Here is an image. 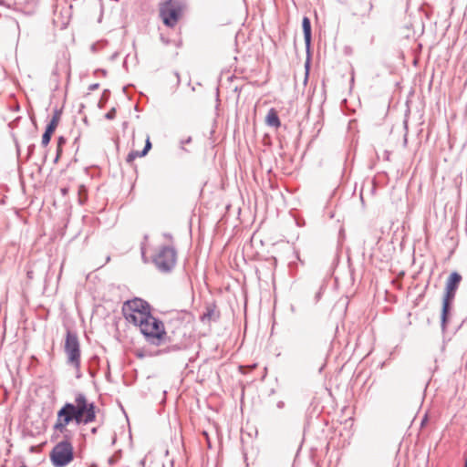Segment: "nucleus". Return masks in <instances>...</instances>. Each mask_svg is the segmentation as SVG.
<instances>
[{
    "instance_id": "nucleus-5",
    "label": "nucleus",
    "mask_w": 467,
    "mask_h": 467,
    "mask_svg": "<svg viewBox=\"0 0 467 467\" xmlns=\"http://www.w3.org/2000/svg\"><path fill=\"white\" fill-rule=\"evenodd\" d=\"M176 260V252L170 246L161 247L153 258L155 265L162 272H170L175 266Z\"/></svg>"
},
{
    "instance_id": "nucleus-2",
    "label": "nucleus",
    "mask_w": 467,
    "mask_h": 467,
    "mask_svg": "<svg viewBox=\"0 0 467 467\" xmlns=\"http://www.w3.org/2000/svg\"><path fill=\"white\" fill-rule=\"evenodd\" d=\"M122 313L129 323L138 327L146 316L150 314V311L147 302L140 298H134L123 304Z\"/></svg>"
},
{
    "instance_id": "nucleus-7",
    "label": "nucleus",
    "mask_w": 467,
    "mask_h": 467,
    "mask_svg": "<svg viewBox=\"0 0 467 467\" xmlns=\"http://www.w3.org/2000/svg\"><path fill=\"white\" fill-rule=\"evenodd\" d=\"M65 352L67 357V362L74 368H79L80 367V348L78 337L71 331L67 332L65 346Z\"/></svg>"
},
{
    "instance_id": "nucleus-17",
    "label": "nucleus",
    "mask_w": 467,
    "mask_h": 467,
    "mask_svg": "<svg viewBox=\"0 0 467 467\" xmlns=\"http://www.w3.org/2000/svg\"><path fill=\"white\" fill-rule=\"evenodd\" d=\"M372 7H373L372 4L369 3L368 4V13L371 11Z\"/></svg>"
},
{
    "instance_id": "nucleus-10",
    "label": "nucleus",
    "mask_w": 467,
    "mask_h": 467,
    "mask_svg": "<svg viewBox=\"0 0 467 467\" xmlns=\"http://www.w3.org/2000/svg\"><path fill=\"white\" fill-rule=\"evenodd\" d=\"M302 26L304 31V36L306 46L310 45L311 42V24L308 17L305 16L302 21Z\"/></svg>"
},
{
    "instance_id": "nucleus-15",
    "label": "nucleus",
    "mask_w": 467,
    "mask_h": 467,
    "mask_svg": "<svg viewBox=\"0 0 467 467\" xmlns=\"http://www.w3.org/2000/svg\"><path fill=\"white\" fill-rule=\"evenodd\" d=\"M61 153H62V147L57 146V158H56V161H57V159H58V158H60Z\"/></svg>"
},
{
    "instance_id": "nucleus-20",
    "label": "nucleus",
    "mask_w": 467,
    "mask_h": 467,
    "mask_svg": "<svg viewBox=\"0 0 467 467\" xmlns=\"http://www.w3.org/2000/svg\"><path fill=\"white\" fill-rule=\"evenodd\" d=\"M21 467H26V466L24 465V466H21Z\"/></svg>"
},
{
    "instance_id": "nucleus-11",
    "label": "nucleus",
    "mask_w": 467,
    "mask_h": 467,
    "mask_svg": "<svg viewBox=\"0 0 467 467\" xmlns=\"http://www.w3.org/2000/svg\"><path fill=\"white\" fill-rule=\"evenodd\" d=\"M60 118H61L60 111L56 110L52 116V119H51L49 124L47 126V129H48L52 131H55L59 124Z\"/></svg>"
},
{
    "instance_id": "nucleus-13",
    "label": "nucleus",
    "mask_w": 467,
    "mask_h": 467,
    "mask_svg": "<svg viewBox=\"0 0 467 467\" xmlns=\"http://www.w3.org/2000/svg\"><path fill=\"white\" fill-rule=\"evenodd\" d=\"M116 116V109L113 108L111 109L107 114H106V118L108 119H113Z\"/></svg>"
},
{
    "instance_id": "nucleus-3",
    "label": "nucleus",
    "mask_w": 467,
    "mask_h": 467,
    "mask_svg": "<svg viewBox=\"0 0 467 467\" xmlns=\"http://www.w3.org/2000/svg\"><path fill=\"white\" fill-rule=\"evenodd\" d=\"M138 327L146 337L154 342L161 341L166 336L163 323L151 316V314L146 316Z\"/></svg>"
},
{
    "instance_id": "nucleus-16",
    "label": "nucleus",
    "mask_w": 467,
    "mask_h": 467,
    "mask_svg": "<svg viewBox=\"0 0 467 467\" xmlns=\"http://www.w3.org/2000/svg\"><path fill=\"white\" fill-rule=\"evenodd\" d=\"M211 316H212V311H208V313H207V314H204V315L202 316V319L203 320L206 317H207L208 318H210V317H211Z\"/></svg>"
},
{
    "instance_id": "nucleus-9",
    "label": "nucleus",
    "mask_w": 467,
    "mask_h": 467,
    "mask_svg": "<svg viewBox=\"0 0 467 467\" xmlns=\"http://www.w3.org/2000/svg\"><path fill=\"white\" fill-rule=\"evenodd\" d=\"M265 123L270 127H274L278 129L281 126L280 119L277 115V111L275 109H271L268 110L265 116Z\"/></svg>"
},
{
    "instance_id": "nucleus-14",
    "label": "nucleus",
    "mask_w": 467,
    "mask_h": 467,
    "mask_svg": "<svg viewBox=\"0 0 467 467\" xmlns=\"http://www.w3.org/2000/svg\"><path fill=\"white\" fill-rule=\"evenodd\" d=\"M66 143V140L63 137H59L57 140V146L62 147Z\"/></svg>"
},
{
    "instance_id": "nucleus-4",
    "label": "nucleus",
    "mask_w": 467,
    "mask_h": 467,
    "mask_svg": "<svg viewBox=\"0 0 467 467\" xmlns=\"http://www.w3.org/2000/svg\"><path fill=\"white\" fill-rule=\"evenodd\" d=\"M182 9V4L177 0H168L162 3L160 6V16L163 24L173 27L178 23Z\"/></svg>"
},
{
    "instance_id": "nucleus-1",
    "label": "nucleus",
    "mask_w": 467,
    "mask_h": 467,
    "mask_svg": "<svg viewBox=\"0 0 467 467\" xmlns=\"http://www.w3.org/2000/svg\"><path fill=\"white\" fill-rule=\"evenodd\" d=\"M96 420V407L83 394H78L74 403L67 402L57 412L53 430L65 436L49 453L50 462L55 467H66L74 460V447L70 441L67 426L71 422L88 424Z\"/></svg>"
},
{
    "instance_id": "nucleus-12",
    "label": "nucleus",
    "mask_w": 467,
    "mask_h": 467,
    "mask_svg": "<svg viewBox=\"0 0 467 467\" xmlns=\"http://www.w3.org/2000/svg\"><path fill=\"white\" fill-rule=\"evenodd\" d=\"M54 132L55 131L46 129V131L44 132V134L42 136V141H41V143L44 147H47L49 144L51 137Z\"/></svg>"
},
{
    "instance_id": "nucleus-8",
    "label": "nucleus",
    "mask_w": 467,
    "mask_h": 467,
    "mask_svg": "<svg viewBox=\"0 0 467 467\" xmlns=\"http://www.w3.org/2000/svg\"><path fill=\"white\" fill-rule=\"evenodd\" d=\"M150 149H151V142L150 140V137L147 136L146 140H145V146H144V149L142 150V151L131 150L128 154V156L126 158V161L128 163H132L137 158L144 157L149 152V150Z\"/></svg>"
},
{
    "instance_id": "nucleus-18",
    "label": "nucleus",
    "mask_w": 467,
    "mask_h": 467,
    "mask_svg": "<svg viewBox=\"0 0 467 467\" xmlns=\"http://www.w3.org/2000/svg\"><path fill=\"white\" fill-rule=\"evenodd\" d=\"M464 467H467V459H465Z\"/></svg>"
},
{
    "instance_id": "nucleus-19",
    "label": "nucleus",
    "mask_w": 467,
    "mask_h": 467,
    "mask_svg": "<svg viewBox=\"0 0 467 467\" xmlns=\"http://www.w3.org/2000/svg\"><path fill=\"white\" fill-rule=\"evenodd\" d=\"M63 193H64V194H66V193H67V190H66V189H64V190H63Z\"/></svg>"
},
{
    "instance_id": "nucleus-6",
    "label": "nucleus",
    "mask_w": 467,
    "mask_h": 467,
    "mask_svg": "<svg viewBox=\"0 0 467 467\" xmlns=\"http://www.w3.org/2000/svg\"><path fill=\"white\" fill-rule=\"evenodd\" d=\"M461 280L462 276L458 273L453 272L452 274H451L446 282L445 295L443 297L441 313V320L443 324L446 322L450 309V304L455 296V292L459 286Z\"/></svg>"
}]
</instances>
